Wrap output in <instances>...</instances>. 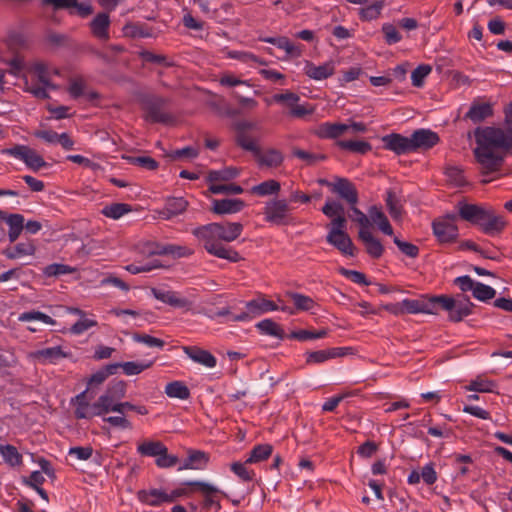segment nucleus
I'll return each instance as SVG.
<instances>
[{"label":"nucleus","mask_w":512,"mask_h":512,"mask_svg":"<svg viewBox=\"0 0 512 512\" xmlns=\"http://www.w3.org/2000/svg\"><path fill=\"white\" fill-rule=\"evenodd\" d=\"M227 57L230 59L238 60L244 64H247L250 67H254L256 64H267L265 60L248 51L231 50L227 52Z\"/></svg>","instance_id":"38"},{"label":"nucleus","mask_w":512,"mask_h":512,"mask_svg":"<svg viewBox=\"0 0 512 512\" xmlns=\"http://www.w3.org/2000/svg\"><path fill=\"white\" fill-rule=\"evenodd\" d=\"M239 175V170L234 167H226L221 170H211L208 172L207 181L216 184L217 181H229Z\"/></svg>","instance_id":"43"},{"label":"nucleus","mask_w":512,"mask_h":512,"mask_svg":"<svg viewBox=\"0 0 512 512\" xmlns=\"http://www.w3.org/2000/svg\"><path fill=\"white\" fill-rule=\"evenodd\" d=\"M410 139L413 152L418 149H430L440 140L438 134L429 129H418L414 131L411 134Z\"/></svg>","instance_id":"15"},{"label":"nucleus","mask_w":512,"mask_h":512,"mask_svg":"<svg viewBox=\"0 0 512 512\" xmlns=\"http://www.w3.org/2000/svg\"><path fill=\"white\" fill-rule=\"evenodd\" d=\"M188 206V202L183 197H169L166 199L164 207L159 210L160 218L170 220L173 217L182 214Z\"/></svg>","instance_id":"18"},{"label":"nucleus","mask_w":512,"mask_h":512,"mask_svg":"<svg viewBox=\"0 0 512 512\" xmlns=\"http://www.w3.org/2000/svg\"><path fill=\"white\" fill-rule=\"evenodd\" d=\"M472 293L474 298L480 301H488L494 298L496 291L491 286L485 285L481 282H476Z\"/></svg>","instance_id":"59"},{"label":"nucleus","mask_w":512,"mask_h":512,"mask_svg":"<svg viewBox=\"0 0 512 512\" xmlns=\"http://www.w3.org/2000/svg\"><path fill=\"white\" fill-rule=\"evenodd\" d=\"M382 32L384 34L385 42L388 45L396 44L402 40L401 34L391 23H384L382 25Z\"/></svg>","instance_id":"64"},{"label":"nucleus","mask_w":512,"mask_h":512,"mask_svg":"<svg viewBox=\"0 0 512 512\" xmlns=\"http://www.w3.org/2000/svg\"><path fill=\"white\" fill-rule=\"evenodd\" d=\"M4 219L9 226V241L13 243L17 240L24 229V216L21 214H10Z\"/></svg>","instance_id":"36"},{"label":"nucleus","mask_w":512,"mask_h":512,"mask_svg":"<svg viewBox=\"0 0 512 512\" xmlns=\"http://www.w3.org/2000/svg\"><path fill=\"white\" fill-rule=\"evenodd\" d=\"M207 457L204 452L192 451L189 453L188 458L184 461L179 470L184 469H201L207 462Z\"/></svg>","instance_id":"48"},{"label":"nucleus","mask_w":512,"mask_h":512,"mask_svg":"<svg viewBox=\"0 0 512 512\" xmlns=\"http://www.w3.org/2000/svg\"><path fill=\"white\" fill-rule=\"evenodd\" d=\"M136 451L141 456L157 458L160 454L167 452V447L158 440H145L138 443Z\"/></svg>","instance_id":"29"},{"label":"nucleus","mask_w":512,"mask_h":512,"mask_svg":"<svg viewBox=\"0 0 512 512\" xmlns=\"http://www.w3.org/2000/svg\"><path fill=\"white\" fill-rule=\"evenodd\" d=\"M245 308L246 311H242L238 313V315H233L232 320L237 322H247L262 314L278 310L288 313L290 315L295 314V311L291 309V307L286 305L279 306L273 301L268 300L263 296H259L255 299L247 301L245 303Z\"/></svg>","instance_id":"5"},{"label":"nucleus","mask_w":512,"mask_h":512,"mask_svg":"<svg viewBox=\"0 0 512 512\" xmlns=\"http://www.w3.org/2000/svg\"><path fill=\"white\" fill-rule=\"evenodd\" d=\"M326 241L338 249L343 255L351 257L355 255V246L347 232L338 235H327Z\"/></svg>","instance_id":"27"},{"label":"nucleus","mask_w":512,"mask_h":512,"mask_svg":"<svg viewBox=\"0 0 512 512\" xmlns=\"http://www.w3.org/2000/svg\"><path fill=\"white\" fill-rule=\"evenodd\" d=\"M35 246L32 241L21 242L13 247L7 248L3 251V254L8 259H18L23 256H30L35 253Z\"/></svg>","instance_id":"35"},{"label":"nucleus","mask_w":512,"mask_h":512,"mask_svg":"<svg viewBox=\"0 0 512 512\" xmlns=\"http://www.w3.org/2000/svg\"><path fill=\"white\" fill-rule=\"evenodd\" d=\"M184 485H190L192 486V488H195V490H198L201 493H203L205 495V506L216 505L217 509H220V503L216 502L211 496L213 493L219 492L217 487L203 481H185Z\"/></svg>","instance_id":"31"},{"label":"nucleus","mask_w":512,"mask_h":512,"mask_svg":"<svg viewBox=\"0 0 512 512\" xmlns=\"http://www.w3.org/2000/svg\"><path fill=\"white\" fill-rule=\"evenodd\" d=\"M125 395L126 383L124 381L115 380L110 382L104 393L97 399L103 415L114 412V407L117 406L119 400H122Z\"/></svg>","instance_id":"7"},{"label":"nucleus","mask_w":512,"mask_h":512,"mask_svg":"<svg viewBox=\"0 0 512 512\" xmlns=\"http://www.w3.org/2000/svg\"><path fill=\"white\" fill-rule=\"evenodd\" d=\"M471 314V303L470 302H456L454 308L449 314V318L454 322L461 321L464 317Z\"/></svg>","instance_id":"58"},{"label":"nucleus","mask_w":512,"mask_h":512,"mask_svg":"<svg viewBox=\"0 0 512 512\" xmlns=\"http://www.w3.org/2000/svg\"><path fill=\"white\" fill-rule=\"evenodd\" d=\"M291 208L285 199H271L266 202L263 215L266 222L274 225H286L290 221Z\"/></svg>","instance_id":"8"},{"label":"nucleus","mask_w":512,"mask_h":512,"mask_svg":"<svg viewBox=\"0 0 512 512\" xmlns=\"http://www.w3.org/2000/svg\"><path fill=\"white\" fill-rule=\"evenodd\" d=\"M151 292L157 300L172 307L189 308L191 306V302L188 299L181 297L177 292L157 288H153Z\"/></svg>","instance_id":"17"},{"label":"nucleus","mask_w":512,"mask_h":512,"mask_svg":"<svg viewBox=\"0 0 512 512\" xmlns=\"http://www.w3.org/2000/svg\"><path fill=\"white\" fill-rule=\"evenodd\" d=\"M456 215H447L433 221V233L441 243H450L457 239L458 228L455 224Z\"/></svg>","instance_id":"11"},{"label":"nucleus","mask_w":512,"mask_h":512,"mask_svg":"<svg viewBox=\"0 0 512 512\" xmlns=\"http://www.w3.org/2000/svg\"><path fill=\"white\" fill-rule=\"evenodd\" d=\"M286 296L293 302L294 307H291V309L295 311V314L297 312L311 311L316 307V302L310 296L292 291H288Z\"/></svg>","instance_id":"32"},{"label":"nucleus","mask_w":512,"mask_h":512,"mask_svg":"<svg viewBox=\"0 0 512 512\" xmlns=\"http://www.w3.org/2000/svg\"><path fill=\"white\" fill-rule=\"evenodd\" d=\"M183 351L192 361L207 368H214L217 365L216 357L207 350L197 346H185Z\"/></svg>","instance_id":"19"},{"label":"nucleus","mask_w":512,"mask_h":512,"mask_svg":"<svg viewBox=\"0 0 512 512\" xmlns=\"http://www.w3.org/2000/svg\"><path fill=\"white\" fill-rule=\"evenodd\" d=\"M507 130L483 127L475 130L474 155L484 174L499 171L509 150H512V103L505 110Z\"/></svg>","instance_id":"1"},{"label":"nucleus","mask_w":512,"mask_h":512,"mask_svg":"<svg viewBox=\"0 0 512 512\" xmlns=\"http://www.w3.org/2000/svg\"><path fill=\"white\" fill-rule=\"evenodd\" d=\"M389 310L394 314L399 313H410V314H418V313H432L431 303L429 300H419V299H404L402 300L398 306H393L389 308Z\"/></svg>","instance_id":"13"},{"label":"nucleus","mask_w":512,"mask_h":512,"mask_svg":"<svg viewBox=\"0 0 512 512\" xmlns=\"http://www.w3.org/2000/svg\"><path fill=\"white\" fill-rule=\"evenodd\" d=\"M165 100L153 98L146 103L145 119L151 123L167 124L172 121V116L164 110Z\"/></svg>","instance_id":"12"},{"label":"nucleus","mask_w":512,"mask_h":512,"mask_svg":"<svg viewBox=\"0 0 512 512\" xmlns=\"http://www.w3.org/2000/svg\"><path fill=\"white\" fill-rule=\"evenodd\" d=\"M87 390L77 394L71 399L74 417L78 420H91L94 417H102L103 412L100 409L98 401L91 403L87 397Z\"/></svg>","instance_id":"9"},{"label":"nucleus","mask_w":512,"mask_h":512,"mask_svg":"<svg viewBox=\"0 0 512 512\" xmlns=\"http://www.w3.org/2000/svg\"><path fill=\"white\" fill-rule=\"evenodd\" d=\"M212 211L219 215L234 214L240 212L245 203L241 199H215L212 202Z\"/></svg>","instance_id":"24"},{"label":"nucleus","mask_w":512,"mask_h":512,"mask_svg":"<svg viewBox=\"0 0 512 512\" xmlns=\"http://www.w3.org/2000/svg\"><path fill=\"white\" fill-rule=\"evenodd\" d=\"M97 321L94 318H87L86 315L84 317L79 318V320L74 323L70 332L74 335H81L85 331L97 326Z\"/></svg>","instance_id":"60"},{"label":"nucleus","mask_w":512,"mask_h":512,"mask_svg":"<svg viewBox=\"0 0 512 512\" xmlns=\"http://www.w3.org/2000/svg\"><path fill=\"white\" fill-rule=\"evenodd\" d=\"M20 322L40 321L47 325H54L55 320L49 315L40 311H26L18 316Z\"/></svg>","instance_id":"52"},{"label":"nucleus","mask_w":512,"mask_h":512,"mask_svg":"<svg viewBox=\"0 0 512 512\" xmlns=\"http://www.w3.org/2000/svg\"><path fill=\"white\" fill-rule=\"evenodd\" d=\"M327 330L322 329L316 332L309 331V330H298L291 332L287 338L288 339H295L298 341H307L312 339H321L327 336Z\"/></svg>","instance_id":"54"},{"label":"nucleus","mask_w":512,"mask_h":512,"mask_svg":"<svg viewBox=\"0 0 512 512\" xmlns=\"http://www.w3.org/2000/svg\"><path fill=\"white\" fill-rule=\"evenodd\" d=\"M117 371V365L108 364L103 369H100L93 373L87 381V391L90 388L101 385L108 376L115 374Z\"/></svg>","instance_id":"41"},{"label":"nucleus","mask_w":512,"mask_h":512,"mask_svg":"<svg viewBox=\"0 0 512 512\" xmlns=\"http://www.w3.org/2000/svg\"><path fill=\"white\" fill-rule=\"evenodd\" d=\"M274 46L286 52L288 57H299L302 53L301 49L293 44L287 37H276Z\"/></svg>","instance_id":"55"},{"label":"nucleus","mask_w":512,"mask_h":512,"mask_svg":"<svg viewBox=\"0 0 512 512\" xmlns=\"http://www.w3.org/2000/svg\"><path fill=\"white\" fill-rule=\"evenodd\" d=\"M260 166L268 168H276L283 163L284 156L281 151L271 148L263 152L258 149V153L255 154Z\"/></svg>","instance_id":"28"},{"label":"nucleus","mask_w":512,"mask_h":512,"mask_svg":"<svg viewBox=\"0 0 512 512\" xmlns=\"http://www.w3.org/2000/svg\"><path fill=\"white\" fill-rule=\"evenodd\" d=\"M29 71L33 74V78L31 80L25 78L24 90L36 98L47 99L49 97L48 90L56 89V86L51 82V73L48 66L43 62H35L31 65Z\"/></svg>","instance_id":"3"},{"label":"nucleus","mask_w":512,"mask_h":512,"mask_svg":"<svg viewBox=\"0 0 512 512\" xmlns=\"http://www.w3.org/2000/svg\"><path fill=\"white\" fill-rule=\"evenodd\" d=\"M456 207L462 220L478 226L484 234L490 237L501 235L508 225L506 218L496 213L490 206L460 201Z\"/></svg>","instance_id":"2"},{"label":"nucleus","mask_w":512,"mask_h":512,"mask_svg":"<svg viewBox=\"0 0 512 512\" xmlns=\"http://www.w3.org/2000/svg\"><path fill=\"white\" fill-rule=\"evenodd\" d=\"M236 142L244 150L253 152L254 154L258 153L259 147L257 146L255 140L245 131H238Z\"/></svg>","instance_id":"61"},{"label":"nucleus","mask_w":512,"mask_h":512,"mask_svg":"<svg viewBox=\"0 0 512 512\" xmlns=\"http://www.w3.org/2000/svg\"><path fill=\"white\" fill-rule=\"evenodd\" d=\"M0 455L2 456L4 462L11 466L17 467L21 466L23 463V457L18 452L17 448L13 445H1L0 444Z\"/></svg>","instance_id":"39"},{"label":"nucleus","mask_w":512,"mask_h":512,"mask_svg":"<svg viewBox=\"0 0 512 512\" xmlns=\"http://www.w3.org/2000/svg\"><path fill=\"white\" fill-rule=\"evenodd\" d=\"M384 7L383 1H376L360 9L359 17L362 21H372L377 19Z\"/></svg>","instance_id":"50"},{"label":"nucleus","mask_w":512,"mask_h":512,"mask_svg":"<svg viewBox=\"0 0 512 512\" xmlns=\"http://www.w3.org/2000/svg\"><path fill=\"white\" fill-rule=\"evenodd\" d=\"M335 67L333 62H326L316 66L310 61H306L304 73L311 79L316 81L325 80L334 74Z\"/></svg>","instance_id":"22"},{"label":"nucleus","mask_w":512,"mask_h":512,"mask_svg":"<svg viewBox=\"0 0 512 512\" xmlns=\"http://www.w3.org/2000/svg\"><path fill=\"white\" fill-rule=\"evenodd\" d=\"M497 387H498V385L496 382L486 379V378L477 377L476 379L472 380L469 383V385L467 386V389L469 391L487 393V392H494Z\"/></svg>","instance_id":"49"},{"label":"nucleus","mask_w":512,"mask_h":512,"mask_svg":"<svg viewBox=\"0 0 512 512\" xmlns=\"http://www.w3.org/2000/svg\"><path fill=\"white\" fill-rule=\"evenodd\" d=\"M68 92L74 99L86 97L89 100H94L99 97L95 91H86V86L82 79H73L69 84Z\"/></svg>","instance_id":"37"},{"label":"nucleus","mask_w":512,"mask_h":512,"mask_svg":"<svg viewBox=\"0 0 512 512\" xmlns=\"http://www.w3.org/2000/svg\"><path fill=\"white\" fill-rule=\"evenodd\" d=\"M359 239L364 243L366 252L374 259L380 258L384 253V247L379 239L375 238L369 230L360 229Z\"/></svg>","instance_id":"25"},{"label":"nucleus","mask_w":512,"mask_h":512,"mask_svg":"<svg viewBox=\"0 0 512 512\" xmlns=\"http://www.w3.org/2000/svg\"><path fill=\"white\" fill-rule=\"evenodd\" d=\"M332 191L346 200L350 205L358 202V192L355 186L346 178H338L332 184Z\"/></svg>","instance_id":"20"},{"label":"nucleus","mask_w":512,"mask_h":512,"mask_svg":"<svg viewBox=\"0 0 512 512\" xmlns=\"http://www.w3.org/2000/svg\"><path fill=\"white\" fill-rule=\"evenodd\" d=\"M432 67L428 64L417 66L411 73V81L414 87H422L424 79L431 73Z\"/></svg>","instance_id":"56"},{"label":"nucleus","mask_w":512,"mask_h":512,"mask_svg":"<svg viewBox=\"0 0 512 512\" xmlns=\"http://www.w3.org/2000/svg\"><path fill=\"white\" fill-rule=\"evenodd\" d=\"M165 393L170 398L186 400L190 397L189 388L181 381H173L166 385Z\"/></svg>","instance_id":"45"},{"label":"nucleus","mask_w":512,"mask_h":512,"mask_svg":"<svg viewBox=\"0 0 512 512\" xmlns=\"http://www.w3.org/2000/svg\"><path fill=\"white\" fill-rule=\"evenodd\" d=\"M243 231V225L239 222L210 223L195 229L194 234L199 239L232 242Z\"/></svg>","instance_id":"4"},{"label":"nucleus","mask_w":512,"mask_h":512,"mask_svg":"<svg viewBox=\"0 0 512 512\" xmlns=\"http://www.w3.org/2000/svg\"><path fill=\"white\" fill-rule=\"evenodd\" d=\"M71 357L72 352L62 346L47 347L29 353V358L41 365H56L61 360Z\"/></svg>","instance_id":"10"},{"label":"nucleus","mask_w":512,"mask_h":512,"mask_svg":"<svg viewBox=\"0 0 512 512\" xmlns=\"http://www.w3.org/2000/svg\"><path fill=\"white\" fill-rule=\"evenodd\" d=\"M131 211V207L125 203H113L102 209V214L111 219H119Z\"/></svg>","instance_id":"51"},{"label":"nucleus","mask_w":512,"mask_h":512,"mask_svg":"<svg viewBox=\"0 0 512 512\" xmlns=\"http://www.w3.org/2000/svg\"><path fill=\"white\" fill-rule=\"evenodd\" d=\"M91 31L93 35L100 40H107L109 38L110 19L108 14L99 13L92 20Z\"/></svg>","instance_id":"30"},{"label":"nucleus","mask_w":512,"mask_h":512,"mask_svg":"<svg viewBox=\"0 0 512 512\" xmlns=\"http://www.w3.org/2000/svg\"><path fill=\"white\" fill-rule=\"evenodd\" d=\"M160 267H162V264L158 259L142 261L136 258L135 262L125 266V269L131 274H139L144 272H150Z\"/></svg>","instance_id":"40"},{"label":"nucleus","mask_w":512,"mask_h":512,"mask_svg":"<svg viewBox=\"0 0 512 512\" xmlns=\"http://www.w3.org/2000/svg\"><path fill=\"white\" fill-rule=\"evenodd\" d=\"M136 258L142 261H149L155 259L154 256L162 255V253L169 252L162 249V244L155 241H140L135 246Z\"/></svg>","instance_id":"21"},{"label":"nucleus","mask_w":512,"mask_h":512,"mask_svg":"<svg viewBox=\"0 0 512 512\" xmlns=\"http://www.w3.org/2000/svg\"><path fill=\"white\" fill-rule=\"evenodd\" d=\"M337 146L343 150L365 154L371 150V144L362 140H339Z\"/></svg>","instance_id":"46"},{"label":"nucleus","mask_w":512,"mask_h":512,"mask_svg":"<svg viewBox=\"0 0 512 512\" xmlns=\"http://www.w3.org/2000/svg\"><path fill=\"white\" fill-rule=\"evenodd\" d=\"M256 328L260 331L261 334L273 336L280 340H283L288 336L285 334L283 328L272 319H264L258 322L256 324Z\"/></svg>","instance_id":"34"},{"label":"nucleus","mask_w":512,"mask_h":512,"mask_svg":"<svg viewBox=\"0 0 512 512\" xmlns=\"http://www.w3.org/2000/svg\"><path fill=\"white\" fill-rule=\"evenodd\" d=\"M492 114L493 109L489 103H474L466 113V118H469L474 123H479Z\"/></svg>","instance_id":"33"},{"label":"nucleus","mask_w":512,"mask_h":512,"mask_svg":"<svg viewBox=\"0 0 512 512\" xmlns=\"http://www.w3.org/2000/svg\"><path fill=\"white\" fill-rule=\"evenodd\" d=\"M272 453V446L269 444H259L255 446L249 457L245 460V463L254 464L259 463L270 457Z\"/></svg>","instance_id":"47"},{"label":"nucleus","mask_w":512,"mask_h":512,"mask_svg":"<svg viewBox=\"0 0 512 512\" xmlns=\"http://www.w3.org/2000/svg\"><path fill=\"white\" fill-rule=\"evenodd\" d=\"M281 189L280 183L276 180H267L251 188V193L260 197L276 195Z\"/></svg>","instance_id":"42"},{"label":"nucleus","mask_w":512,"mask_h":512,"mask_svg":"<svg viewBox=\"0 0 512 512\" xmlns=\"http://www.w3.org/2000/svg\"><path fill=\"white\" fill-rule=\"evenodd\" d=\"M201 240L204 242L205 250L215 257L226 259L230 262H238L241 259L240 254L236 250L225 246L220 241L210 239Z\"/></svg>","instance_id":"14"},{"label":"nucleus","mask_w":512,"mask_h":512,"mask_svg":"<svg viewBox=\"0 0 512 512\" xmlns=\"http://www.w3.org/2000/svg\"><path fill=\"white\" fill-rule=\"evenodd\" d=\"M0 153L22 161L33 172H39L50 166L35 149L27 145L17 144L10 148H3Z\"/></svg>","instance_id":"6"},{"label":"nucleus","mask_w":512,"mask_h":512,"mask_svg":"<svg viewBox=\"0 0 512 512\" xmlns=\"http://www.w3.org/2000/svg\"><path fill=\"white\" fill-rule=\"evenodd\" d=\"M209 191L212 194H233L238 195L243 193V188L235 183L230 184H211Z\"/></svg>","instance_id":"57"},{"label":"nucleus","mask_w":512,"mask_h":512,"mask_svg":"<svg viewBox=\"0 0 512 512\" xmlns=\"http://www.w3.org/2000/svg\"><path fill=\"white\" fill-rule=\"evenodd\" d=\"M385 202L391 217L393 219H400L402 216V208L395 192L392 189L386 191Z\"/></svg>","instance_id":"53"},{"label":"nucleus","mask_w":512,"mask_h":512,"mask_svg":"<svg viewBox=\"0 0 512 512\" xmlns=\"http://www.w3.org/2000/svg\"><path fill=\"white\" fill-rule=\"evenodd\" d=\"M75 269L69 265L53 263L44 268V275L47 277H54L59 275L71 274Z\"/></svg>","instance_id":"63"},{"label":"nucleus","mask_w":512,"mask_h":512,"mask_svg":"<svg viewBox=\"0 0 512 512\" xmlns=\"http://www.w3.org/2000/svg\"><path fill=\"white\" fill-rule=\"evenodd\" d=\"M138 500L148 506L157 507L167 503V491L158 488L142 489L137 492Z\"/></svg>","instance_id":"23"},{"label":"nucleus","mask_w":512,"mask_h":512,"mask_svg":"<svg viewBox=\"0 0 512 512\" xmlns=\"http://www.w3.org/2000/svg\"><path fill=\"white\" fill-rule=\"evenodd\" d=\"M153 362H139V361H128L122 363H114L113 365H117V369L121 368L123 373L127 376L138 375L142 373L144 370L150 368Z\"/></svg>","instance_id":"44"},{"label":"nucleus","mask_w":512,"mask_h":512,"mask_svg":"<svg viewBox=\"0 0 512 512\" xmlns=\"http://www.w3.org/2000/svg\"><path fill=\"white\" fill-rule=\"evenodd\" d=\"M299 100H300V97L296 93L290 92V91H286L284 93H279V94H274L271 98V101L278 103V104H283V105L289 107L290 110L294 104L299 102Z\"/></svg>","instance_id":"62"},{"label":"nucleus","mask_w":512,"mask_h":512,"mask_svg":"<svg viewBox=\"0 0 512 512\" xmlns=\"http://www.w3.org/2000/svg\"><path fill=\"white\" fill-rule=\"evenodd\" d=\"M384 147L393 151L397 155L408 154L413 152L410 137H405L401 134L392 133L382 138Z\"/></svg>","instance_id":"16"},{"label":"nucleus","mask_w":512,"mask_h":512,"mask_svg":"<svg viewBox=\"0 0 512 512\" xmlns=\"http://www.w3.org/2000/svg\"><path fill=\"white\" fill-rule=\"evenodd\" d=\"M348 130V124L324 122L317 127L315 134L322 139H336Z\"/></svg>","instance_id":"26"}]
</instances>
